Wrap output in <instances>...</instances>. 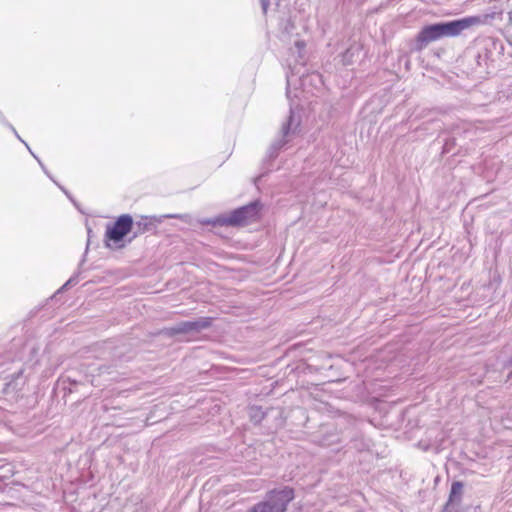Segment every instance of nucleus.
I'll return each instance as SVG.
<instances>
[{"mask_svg":"<svg viewBox=\"0 0 512 512\" xmlns=\"http://www.w3.org/2000/svg\"><path fill=\"white\" fill-rule=\"evenodd\" d=\"M133 224L131 215L122 214L113 224L108 225L104 234L106 247L114 249L124 248V239L132 231Z\"/></svg>","mask_w":512,"mask_h":512,"instance_id":"nucleus-1","label":"nucleus"},{"mask_svg":"<svg viewBox=\"0 0 512 512\" xmlns=\"http://www.w3.org/2000/svg\"><path fill=\"white\" fill-rule=\"evenodd\" d=\"M294 498V490L285 487L271 492L272 502H260L254 505L250 512H284L287 505Z\"/></svg>","mask_w":512,"mask_h":512,"instance_id":"nucleus-2","label":"nucleus"},{"mask_svg":"<svg viewBox=\"0 0 512 512\" xmlns=\"http://www.w3.org/2000/svg\"><path fill=\"white\" fill-rule=\"evenodd\" d=\"M481 23L478 16H470L459 20H454L447 23H438L441 35L443 36H458L462 31Z\"/></svg>","mask_w":512,"mask_h":512,"instance_id":"nucleus-3","label":"nucleus"},{"mask_svg":"<svg viewBox=\"0 0 512 512\" xmlns=\"http://www.w3.org/2000/svg\"><path fill=\"white\" fill-rule=\"evenodd\" d=\"M258 217V205L250 204L240 209L235 210L227 219L226 224L228 225H245L250 221L255 220Z\"/></svg>","mask_w":512,"mask_h":512,"instance_id":"nucleus-4","label":"nucleus"},{"mask_svg":"<svg viewBox=\"0 0 512 512\" xmlns=\"http://www.w3.org/2000/svg\"><path fill=\"white\" fill-rule=\"evenodd\" d=\"M441 30L439 24L428 25L422 28L416 37L418 49H423L428 43L441 38Z\"/></svg>","mask_w":512,"mask_h":512,"instance_id":"nucleus-5","label":"nucleus"},{"mask_svg":"<svg viewBox=\"0 0 512 512\" xmlns=\"http://www.w3.org/2000/svg\"><path fill=\"white\" fill-rule=\"evenodd\" d=\"M209 325L208 320L204 321H195V322H184L181 327L177 330V332H188V331H194V330H200L202 328H205Z\"/></svg>","mask_w":512,"mask_h":512,"instance_id":"nucleus-6","label":"nucleus"},{"mask_svg":"<svg viewBox=\"0 0 512 512\" xmlns=\"http://www.w3.org/2000/svg\"><path fill=\"white\" fill-rule=\"evenodd\" d=\"M463 490V483L459 481H455L451 485V491L449 495V503L453 502L456 497L460 498Z\"/></svg>","mask_w":512,"mask_h":512,"instance_id":"nucleus-7","label":"nucleus"},{"mask_svg":"<svg viewBox=\"0 0 512 512\" xmlns=\"http://www.w3.org/2000/svg\"><path fill=\"white\" fill-rule=\"evenodd\" d=\"M137 232L134 233L133 238L139 234H143L151 229L152 223L147 218H143L141 221L136 223Z\"/></svg>","mask_w":512,"mask_h":512,"instance_id":"nucleus-8","label":"nucleus"}]
</instances>
